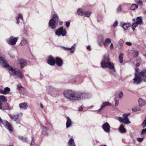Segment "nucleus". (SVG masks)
<instances>
[{
  "label": "nucleus",
  "mask_w": 146,
  "mask_h": 146,
  "mask_svg": "<svg viewBox=\"0 0 146 146\" xmlns=\"http://www.w3.org/2000/svg\"><path fill=\"white\" fill-rule=\"evenodd\" d=\"M64 96L70 101H77L85 100L91 97L88 93L84 92H75L71 90H65L64 92Z\"/></svg>",
  "instance_id": "f257e3e1"
},
{
  "label": "nucleus",
  "mask_w": 146,
  "mask_h": 146,
  "mask_svg": "<svg viewBox=\"0 0 146 146\" xmlns=\"http://www.w3.org/2000/svg\"><path fill=\"white\" fill-rule=\"evenodd\" d=\"M135 70V77L133 79V83L138 84L141 82L142 80L146 82V69H143L141 72H139V69L136 68Z\"/></svg>",
  "instance_id": "f03ea898"
},
{
  "label": "nucleus",
  "mask_w": 146,
  "mask_h": 146,
  "mask_svg": "<svg viewBox=\"0 0 146 146\" xmlns=\"http://www.w3.org/2000/svg\"><path fill=\"white\" fill-rule=\"evenodd\" d=\"M102 67L103 68H108L110 69L109 72L110 74L115 75L114 73L115 72L113 63L110 62L109 56L108 55H105L102 59V61L101 63Z\"/></svg>",
  "instance_id": "7ed1b4c3"
},
{
  "label": "nucleus",
  "mask_w": 146,
  "mask_h": 146,
  "mask_svg": "<svg viewBox=\"0 0 146 146\" xmlns=\"http://www.w3.org/2000/svg\"><path fill=\"white\" fill-rule=\"evenodd\" d=\"M104 37L102 35L99 36L98 39V44L99 46L104 45L105 48H107L111 42V39L108 38H106L105 40Z\"/></svg>",
  "instance_id": "20e7f679"
},
{
  "label": "nucleus",
  "mask_w": 146,
  "mask_h": 146,
  "mask_svg": "<svg viewBox=\"0 0 146 146\" xmlns=\"http://www.w3.org/2000/svg\"><path fill=\"white\" fill-rule=\"evenodd\" d=\"M58 20V17L57 14L56 13L54 14L49 22V26L51 29H54L56 27Z\"/></svg>",
  "instance_id": "39448f33"
},
{
  "label": "nucleus",
  "mask_w": 146,
  "mask_h": 146,
  "mask_svg": "<svg viewBox=\"0 0 146 146\" xmlns=\"http://www.w3.org/2000/svg\"><path fill=\"white\" fill-rule=\"evenodd\" d=\"M67 33V32L66 29L64 28L63 27H61L56 30L55 32V34L58 37H60V36L63 37L66 35Z\"/></svg>",
  "instance_id": "423d86ee"
},
{
  "label": "nucleus",
  "mask_w": 146,
  "mask_h": 146,
  "mask_svg": "<svg viewBox=\"0 0 146 146\" xmlns=\"http://www.w3.org/2000/svg\"><path fill=\"white\" fill-rule=\"evenodd\" d=\"M19 38L11 36L9 38L6 39V42L9 44L11 45H14L16 44Z\"/></svg>",
  "instance_id": "0eeeda50"
},
{
  "label": "nucleus",
  "mask_w": 146,
  "mask_h": 146,
  "mask_svg": "<svg viewBox=\"0 0 146 146\" xmlns=\"http://www.w3.org/2000/svg\"><path fill=\"white\" fill-rule=\"evenodd\" d=\"M127 114H123L122 116L123 117H119L118 118L119 121L121 123L124 124H127L130 123L131 122L129 120Z\"/></svg>",
  "instance_id": "6e6552de"
},
{
  "label": "nucleus",
  "mask_w": 146,
  "mask_h": 146,
  "mask_svg": "<svg viewBox=\"0 0 146 146\" xmlns=\"http://www.w3.org/2000/svg\"><path fill=\"white\" fill-rule=\"evenodd\" d=\"M3 124L5 127L10 131H13V127L11 124L7 121H3L0 117V125Z\"/></svg>",
  "instance_id": "1a4fd4ad"
},
{
  "label": "nucleus",
  "mask_w": 146,
  "mask_h": 146,
  "mask_svg": "<svg viewBox=\"0 0 146 146\" xmlns=\"http://www.w3.org/2000/svg\"><path fill=\"white\" fill-rule=\"evenodd\" d=\"M102 128L104 131L108 133L110 131V126L108 122L104 123L102 126Z\"/></svg>",
  "instance_id": "9d476101"
},
{
  "label": "nucleus",
  "mask_w": 146,
  "mask_h": 146,
  "mask_svg": "<svg viewBox=\"0 0 146 146\" xmlns=\"http://www.w3.org/2000/svg\"><path fill=\"white\" fill-rule=\"evenodd\" d=\"M47 62L51 66H54L55 64V60L52 56H50L48 57Z\"/></svg>",
  "instance_id": "9b49d317"
},
{
  "label": "nucleus",
  "mask_w": 146,
  "mask_h": 146,
  "mask_svg": "<svg viewBox=\"0 0 146 146\" xmlns=\"http://www.w3.org/2000/svg\"><path fill=\"white\" fill-rule=\"evenodd\" d=\"M121 27L126 31L129 30L131 26V24L125 23L124 22L121 23Z\"/></svg>",
  "instance_id": "f8f14e48"
},
{
  "label": "nucleus",
  "mask_w": 146,
  "mask_h": 146,
  "mask_svg": "<svg viewBox=\"0 0 146 146\" xmlns=\"http://www.w3.org/2000/svg\"><path fill=\"white\" fill-rule=\"evenodd\" d=\"M18 63L20 66V67L21 68L24 67L27 65V63L25 60L20 59L18 60Z\"/></svg>",
  "instance_id": "ddd939ff"
},
{
  "label": "nucleus",
  "mask_w": 146,
  "mask_h": 146,
  "mask_svg": "<svg viewBox=\"0 0 146 146\" xmlns=\"http://www.w3.org/2000/svg\"><path fill=\"white\" fill-rule=\"evenodd\" d=\"M111 104L109 102H104L102 103L100 108L97 110L96 111L98 112H100L102 110V109L107 106H110Z\"/></svg>",
  "instance_id": "4468645a"
},
{
  "label": "nucleus",
  "mask_w": 146,
  "mask_h": 146,
  "mask_svg": "<svg viewBox=\"0 0 146 146\" xmlns=\"http://www.w3.org/2000/svg\"><path fill=\"white\" fill-rule=\"evenodd\" d=\"M19 107L21 109L26 110L29 107L27 103L25 102L19 104Z\"/></svg>",
  "instance_id": "2eb2a0df"
},
{
  "label": "nucleus",
  "mask_w": 146,
  "mask_h": 146,
  "mask_svg": "<svg viewBox=\"0 0 146 146\" xmlns=\"http://www.w3.org/2000/svg\"><path fill=\"white\" fill-rule=\"evenodd\" d=\"M55 63L58 66H61L63 64V61L60 58L56 57L55 59Z\"/></svg>",
  "instance_id": "dca6fc26"
},
{
  "label": "nucleus",
  "mask_w": 146,
  "mask_h": 146,
  "mask_svg": "<svg viewBox=\"0 0 146 146\" xmlns=\"http://www.w3.org/2000/svg\"><path fill=\"white\" fill-rule=\"evenodd\" d=\"M28 41L26 38L22 37L21 42L19 45L21 46H23L26 45L28 43Z\"/></svg>",
  "instance_id": "f3484780"
},
{
  "label": "nucleus",
  "mask_w": 146,
  "mask_h": 146,
  "mask_svg": "<svg viewBox=\"0 0 146 146\" xmlns=\"http://www.w3.org/2000/svg\"><path fill=\"white\" fill-rule=\"evenodd\" d=\"M21 79H22L23 78V76L21 71L19 70H17V72L15 75Z\"/></svg>",
  "instance_id": "a211bd4d"
},
{
  "label": "nucleus",
  "mask_w": 146,
  "mask_h": 146,
  "mask_svg": "<svg viewBox=\"0 0 146 146\" xmlns=\"http://www.w3.org/2000/svg\"><path fill=\"white\" fill-rule=\"evenodd\" d=\"M139 105L140 106H143L146 104L145 102L141 98H139L138 100Z\"/></svg>",
  "instance_id": "6ab92c4d"
},
{
  "label": "nucleus",
  "mask_w": 146,
  "mask_h": 146,
  "mask_svg": "<svg viewBox=\"0 0 146 146\" xmlns=\"http://www.w3.org/2000/svg\"><path fill=\"white\" fill-rule=\"evenodd\" d=\"M119 130L120 132L121 133H125L126 132L125 129L124 127V126L123 124L120 125Z\"/></svg>",
  "instance_id": "aec40b11"
},
{
  "label": "nucleus",
  "mask_w": 146,
  "mask_h": 146,
  "mask_svg": "<svg viewBox=\"0 0 146 146\" xmlns=\"http://www.w3.org/2000/svg\"><path fill=\"white\" fill-rule=\"evenodd\" d=\"M9 116L11 119L15 121H16L17 119H19V115H9Z\"/></svg>",
  "instance_id": "412c9836"
},
{
  "label": "nucleus",
  "mask_w": 146,
  "mask_h": 146,
  "mask_svg": "<svg viewBox=\"0 0 146 146\" xmlns=\"http://www.w3.org/2000/svg\"><path fill=\"white\" fill-rule=\"evenodd\" d=\"M67 121L66 123V127L67 128L69 127L71 124L72 122L71 119L69 117H67Z\"/></svg>",
  "instance_id": "4be33fe9"
},
{
  "label": "nucleus",
  "mask_w": 146,
  "mask_h": 146,
  "mask_svg": "<svg viewBox=\"0 0 146 146\" xmlns=\"http://www.w3.org/2000/svg\"><path fill=\"white\" fill-rule=\"evenodd\" d=\"M136 23L139 24L141 25L143 23V21L141 17H137L136 18Z\"/></svg>",
  "instance_id": "5701e85b"
},
{
  "label": "nucleus",
  "mask_w": 146,
  "mask_h": 146,
  "mask_svg": "<svg viewBox=\"0 0 146 146\" xmlns=\"http://www.w3.org/2000/svg\"><path fill=\"white\" fill-rule=\"evenodd\" d=\"M123 53H120L119 57V60L120 63L122 64L123 62Z\"/></svg>",
  "instance_id": "b1692460"
},
{
  "label": "nucleus",
  "mask_w": 146,
  "mask_h": 146,
  "mask_svg": "<svg viewBox=\"0 0 146 146\" xmlns=\"http://www.w3.org/2000/svg\"><path fill=\"white\" fill-rule=\"evenodd\" d=\"M138 7V5L135 4L131 5L130 9L131 10H134L136 9Z\"/></svg>",
  "instance_id": "393cba45"
},
{
  "label": "nucleus",
  "mask_w": 146,
  "mask_h": 146,
  "mask_svg": "<svg viewBox=\"0 0 146 146\" xmlns=\"http://www.w3.org/2000/svg\"><path fill=\"white\" fill-rule=\"evenodd\" d=\"M73 143H75L74 139L72 138L70 139L68 143V145L70 146L73 144Z\"/></svg>",
  "instance_id": "a878e982"
},
{
  "label": "nucleus",
  "mask_w": 146,
  "mask_h": 146,
  "mask_svg": "<svg viewBox=\"0 0 146 146\" xmlns=\"http://www.w3.org/2000/svg\"><path fill=\"white\" fill-rule=\"evenodd\" d=\"M84 11L81 9H79L77 10L78 14L80 15H83Z\"/></svg>",
  "instance_id": "bb28decb"
},
{
  "label": "nucleus",
  "mask_w": 146,
  "mask_h": 146,
  "mask_svg": "<svg viewBox=\"0 0 146 146\" xmlns=\"http://www.w3.org/2000/svg\"><path fill=\"white\" fill-rule=\"evenodd\" d=\"M90 14L91 13L90 12L84 11L83 16L87 17H90Z\"/></svg>",
  "instance_id": "cd10ccee"
},
{
  "label": "nucleus",
  "mask_w": 146,
  "mask_h": 146,
  "mask_svg": "<svg viewBox=\"0 0 146 146\" xmlns=\"http://www.w3.org/2000/svg\"><path fill=\"white\" fill-rule=\"evenodd\" d=\"M4 108H5L3 109L4 110H10L11 109L9 104L6 103L5 104Z\"/></svg>",
  "instance_id": "c85d7f7f"
},
{
  "label": "nucleus",
  "mask_w": 146,
  "mask_h": 146,
  "mask_svg": "<svg viewBox=\"0 0 146 146\" xmlns=\"http://www.w3.org/2000/svg\"><path fill=\"white\" fill-rule=\"evenodd\" d=\"M19 138L20 140H21L23 142H26L27 141V139L26 138L22 136H20L19 137Z\"/></svg>",
  "instance_id": "c756f323"
},
{
  "label": "nucleus",
  "mask_w": 146,
  "mask_h": 146,
  "mask_svg": "<svg viewBox=\"0 0 146 146\" xmlns=\"http://www.w3.org/2000/svg\"><path fill=\"white\" fill-rule=\"evenodd\" d=\"M0 100H1L3 102H6L7 101V99L3 95L0 96Z\"/></svg>",
  "instance_id": "7c9ffc66"
},
{
  "label": "nucleus",
  "mask_w": 146,
  "mask_h": 146,
  "mask_svg": "<svg viewBox=\"0 0 146 146\" xmlns=\"http://www.w3.org/2000/svg\"><path fill=\"white\" fill-rule=\"evenodd\" d=\"M5 94H7L10 91V89L9 87H6L4 90Z\"/></svg>",
  "instance_id": "2f4dec72"
},
{
  "label": "nucleus",
  "mask_w": 146,
  "mask_h": 146,
  "mask_svg": "<svg viewBox=\"0 0 146 146\" xmlns=\"http://www.w3.org/2000/svg\"><path fill=\"white\" fill-rule=\"evenodd\" d=\"M141 125L143 128H145L146 127V117L145 119L142 123Z\"/></svg>",
  "instance_id": "473e14b6"
},
{
  "label": "nucleus",
  "mask_w": 146,
  "mask_h": 146,
  "mask_svg": "<svg viewBox=\"0 0 146 146\" xmlns=\"http://www.w3.org/2000/svg\"><path fill=\"white\" fill-rule=\"evenodd\" d=\"M31 138H32V141L30 143V146H32L34 144V138L33 135L32 136Z\"/></svg>",
  "instance_id": "72a5a7b5"
},
{
  "label": "nucleus",
  "mask_w": 146,
  "mask_h": 146,
  "mask_svg": "<svg viewBox=\"0 0 146 146\" xmlns=\"http://www.w3.org/2000/svg\"><path fill=\"white\" fill-rule=\"evenodd\" d=\"M118 44L120 46H122L124 43V41L122 39L120 40L118 42Z\"/></svg>",
  "instance_id": "f704fd0d"
},
{
  "label": "nucleus",
  "mask_w": 146,
  "mask_h": 146,
  "mask_svg": "<svg viewBox=\"0 0 146 146\" xmlns=\"http://www.w3.org/2000/svg\"><path fill=\"white\" fill-rule=\"evenodd\" d=\"M141 110V108H135L132 109V110L134 112L137 111H140Z\"/></svg>",
  "instance_id": "c9c22d12"
},
{
  "label": "nucleus",
  "mask_w": 146,
  "mask_h": 146,
  "mask_svg": "<svg viewBox=\"0 0 146 146\" xmlns=\"http://www.w3.org/2000/svg\"><path fill=\"white\" fill-rule=\"evenodd\" d=\"M121 11V5H119L117 9V13H120Z\"/></svg>",
  "instance_id": "e433bc0d"
},
{
  "label": "nucleus",
  "mask_w": 146,
  "mask_h": 146,
  "mask_svg": "<svg viewBox=\"0 0 146 146\" xmlns=\"http://www.w3.org/2000/svg\"><path fill=\"white\" fill-rule=\"evenodd\" d=\"M118 22L117 20H116L113 24V27L114 28L116 27L118 25Z\"/></svg>",
  "instance_id": "4c0bfd02"
},
{
  "label": "nucleus",
  "mask_w": 146,
  "mask_h": 146,
  "mask_svg": "<svg viewBox=\"0 0 146 146\" xmlns=\"http://www.w3.org/2000/svg\"><path fill=\"white\" fill-rule=\"evenodd\" d=\"M135 2H136L139 5H143V2L141 0H136V1L135 0Z\"/></svg>",
  "instance_id": "58836bf2"
},
{
  "label": "nucleus",
  "mask_w": 146,
  "mask_h": 146,
  "mask_svg": "<svg viewBox=\"0 0 146 146\" xmlns=\"http://www.w3.org/2000/svg\"><path fill=\"white\" fill-rule=\"evenodd\" d=\"M115 105L116 106H117L119 105V100L117 99H115Z\"/></svg>",
  "instance_id": "ea45409f"
},
{
  "label": "nucleus",
  "mask_w": 146,
  "mask_h": 146,
  "mask_svg": "<svg viewBox=\"0 0 146 146\" xmlns=\"http://www.w3.org/2000/svg\"><path fill=\"white\" fill-rule=\"evenodd\" d=\"M143 140V138H137V141L139 142H141Z\"/></svg>",
  "instance_id": "a19ab883"
},
{
  "label": "nucleus",
  "mask_w": 146,
  "mask_h": 146,
  "mask_svg": "<svg viewBox=\"0 0 146 146\" xmlns=\"http://www.w3.org/2000/svg\"><path fill=\"white\" fill-rule=\"evenodd\" d=\"M139 24L137 23L136 22V21H135L133 22L132 25V26H133L134 27H137Z\"/></svg>",
  "instance_id": "79ce46f5"
},
{
  "label": "nucleus",
  "mask_w": 146,
  "mask_h": 146,
  "mask_svg": "<svg viewBox=\"0 0 146 146\" xmlns=\"http://www.w3.org/2000/svg\"><path fill=\"white\" fill-rule=\"evenodd\" d=\"M72 49H73L72 48H71V47L68 48V50H70V52L71 53H73L75 51V49H73V50H72Z\"/></svg>",
  "instance_id": "37998d69"
},
{
  "label": "nucleus",
  "mask_w": 146,
  "mask_h": 146,
  "mask_svg": "<svg viewBox=\"0 0 146 146\" xmlns=\"http://www.w3.org/2000/svg\"><path fill=\"white\" fill-rule=\"evenodd\" d=\"M41 126L46 130L48 131L49 130V129L48 127L43 126L42 125H41Z\"/></svg>",
  "instance_id": "c03bdc74"
},
{
  "label": "nucleus",
  "mask_w": 146,
  "mask_h": 146,
  "mask_svg": "<svg viewBox=\"0 0 146 146\" xmlns=\"http://www.w3.org/2000/svg\"><path fill=\"white\" fill-rule=\"evenodd\" d=\"M119 98H121L123 95V94L122 92H120L118 94Z\"/></svg>",
  "instance_id": "a18cd8bd"
},
{
  "label": "nucleus",
  "mask_w": 146,
  "mask_h": 146,
  "mask_svg": "<svg viewBox=\"0 0 146 146\" xmlns=\"http://www.w3.org/2000/svg\"><path fill=\"white\" fill-rule=\"evenodd\" d=\"M144 133H146V128L142 130L141 134L142 135Z\"/></svg>",
  "instance_id": "49530a36"
},
{
  "label": "nucleus",
  "mask_w": 146,
  "mask_h": 146,
  "mask_svg": "<svg viewBox=\"0 0 146 146\" xmlns=\"http://www.w3.org/2000/svg\"><path fill=\"white\" fill-rule=\"evenodd\" d=\"M136 61L137 63V62L140 63H141L142 62L140 58H138L137 59V60H136Z\"/></svg>",
  "instance_id": "de8ad7c7"
},
{
  "label": "nucleus",
  "mask_w": 146,
  "mask_h": 146,
  "mask_svg": "<svg viewBox=\"0 0 146 146\" xmlns=\"http://www.w3.org/2000/svg\"><path fill=\"white\" fill-rule=\"evenodd\" d=\"M70 23L69 21H66V22L65 25L67 27H68L70 25Z\"/></svg>",
  "instance_id": "09e8293b"
},
{
  "label": "nucleus",
  "mask_w": 146,
  "mask_h": 146,
  "mask_svg": "<svg viewBox=\"0 0 146 146\" xmlns=\"http://www.w3.org/2000/svg\"><path fill=\"white\" fill-rule=\"evenodd\" d=\"M18 18H19V19H21L22 21H23V17L22 15L21 14H19Z\"/></svg>",
  "instance_id": "8fccbe9b"
},
{
  "label": "nucleus",
  "mask_w": 146,
  "mask_h": 146,
  "mask_svg": "<svg viewBox=\"0 0 146 146\" xmlns=\"http://www.w3.org/2000/svg\"><path fill=\"white\" fill-rule=\"evenodd\" d=\"M114 48L113 44L112 43H111L110 44V48L111 49H112Z\"/></svg>",
  "instance_id": "3c124183"
},
{
  "label": "nucleus",
  "mask_w": 146,
  "mask_h": 146,
  "mask_svg": "<svg viewBox=\"0 0 146 146\" xmlns=\"http://www.w3.org/2000/svg\"><path fill=\"white\" fill-rule=\"evenodd\" d=\"M126 44L128 46H131L132 45V43L130 42H126Z\"/></svg>",
  "instance_id": "603ef678"
},
{
  "label": "nucleus",
  "mask_w": 146,
  "mask_h": 146,
  "mask_svg": "<svg viewBox=\"0 0 146 146\" xmlns=\"http://www.w3.org/2000/svg\"><path fill=\"white\" fill-rule=\"evenodd\" d=\"M135 55L136 57L137 56L139 55V52L137 51H135Z\"/></svg>",
  "instance_id": "864d4df0"
},
{
  "label": "nucleus",
  "mask_w": 146,
  "mask_h": 146,
  "mask_svg": "<svg viewBox=\"0 0 146 146\" xmlns=\"http://www.w3.org/2000/svg\"><path fill=\"white\" fill-rule=\"evenodd\" d=\"M83 108L82 106L80 107L78 109V111H83Z\"/></svg>",
  "instance_id": "5fc2aeb1"
},
{
  "label": "nucleus",
  "mask_w": 146,
  "mask_h": 146,
  "mask_svg": "<svg viewBox=\"0 0 146 146\" xmlns=\"http://www.w3.org/2000/svg\"><path fill=\"white\" fill-rule=\"evenodd\" d=\"M17 89L18 90L20 89L21 88H22L23 87L21 85H17Z\"/></svg>",
  "instance_id": "6e6d98bb"
},
{
  "label": "nucleus",
  "mask_w": 146,
  "mask_h": 146,
  "mask_svg": "<svg viewBox=\"0 0 146 146\" xmlns=\"http://www.w3.org/2000/svg\"><path fill=\"white\" fill-rule=\"evenodd\" d=\"M16 19L17 21V24H19V18H18V17H17V18H16Z\"/></svg>",
  "instance_id": "4d7b16f0"
},
{
  "label": "nucleus",
  "mask_w": 146,
  "mask_h": 146,
  "mask_svg": "<svg viewBox=\"0 0 146 146\" xmlns=\"http://www.w3.org/2000/svg\"><path fill=\"white\" fill-rule=\"evenodd\" d=\"M0 93L5 94L4 90L0 89Z\"/></svg>",
  "instance_id": "13d9d810"
},
{
  "label": "nucleus",
  "mask_w": 146,
  "mask_h": 146,
  "mask_svg": "<svg viewBox=\"0 0 146 146\" xmlns=\"http://www.w3.org/2000/svg\"><path fill=\"white\" fill-rule=\"evenodd\" d=\"M87 50H89V51H91L90 46L88 45V46H87Z\"/></svg>",
  "instance_id": "bf43d9fd"
},
{
  "label": "nucleus",
  "mask_w": 146,
  "mask_h": 146,
  "mask_svg": "<svg viewBox=\"0 0 146 146\" xmlns=\"http://www.w3.org/2000/svg\"><path fill=\"white\" fill-rule=\"evenodd\" d=\"M62 48L64 49L65 50H68V48L66 47H64V46H63Z\"/></svg>",
  "instance_id": "052dcab7"
},
{
  "label": "nucleus",
  "mask_w": 146,
  "mask_h": 146,
  "mask_svg": "<svg viewBox=\"0 0 146 146\" xmlns=\"http://www.w3.org/2000/svg\"><path fill=\"white\" fill-rule=\"evenodd\" d=\"M2 109V103L1 101L0 100V109Z\"/></svg>",
  "instance_id": "680f3d73"
},
{
  "label": "nucleus",
  "mask_w": 146,
  "mask_h": 146,
  "mask_svg": "<svg viewBox=\"0 0 146 146\" xmlns=\"http://www.w3.org/2000/svg\"><path fill=\"white\" fill-rule=\"evenodd\" d=\"M76 45V44H74L71 47V48H73V49H75V48Z\"/></svg>",
  "instance_id": "e2e57ef3"
},
{
  "label": "nucleus",
  "mask_w": 146,
  "mask_h": 146,
  "mask_svg": "<svg viewBox=\"0 0 146 146\" xmlns=\"http://www.w3.org/2000/svg\"><path fill=\"white\" fill-rule=\"evenodd\" d=\"M140 63H137L136 64V67H138L139 65H140Z\"/></svg>",
  "instance_id": "0e129e2a"
},
{
  "label": "nucleus",
  "mask_w": 146,
  "mask_h": 146,
  "mask_svg": "<svg viewBox=\"0 0 146 146\" xmlns=\"http://www.w3.org/2000/svg\"><path fill=\"white\" fill-rule=\"evenodd\" d=\"M131 27L133 31H134L135 30V29L136 28V27H134L132 26V25L131 26Z\"/></svg>",
  "instance_id": "69168bd1"
},
{
  "label": "nucleus",
  "mask_w": 146,
  "mask_h": 146,
  "mask_svg": "<svg viewBox=\"0 0 146 146\" xmlns=\"http://www.w3.org/2000/svg\"><path fill=\"white\" fill-rule=\"evenodd\" d=\"M16 123H20V121L19 119H17L16 121Z\"/></svg>",
  "instance_id": "338daca9"
},
{
  "label": "nucleus",
  "mask_w": 146,
  "mask_h": 146,
  "mask_svg": "<svg viewBox=\"0 0 146 146\" xmlns=\"http://www.w3.org/2000/svg\"><path fill=\"white\" fill-rule=\"evenodd\" d=\"M63 24V22L62 21H60L59 22V24L60 25H62Z\"/></svg>",
  "instance_id": "774afa93"
}]
</instances>
